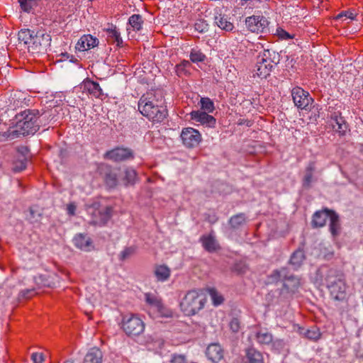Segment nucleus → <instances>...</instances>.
I'll return each mask as SVG.
<instances>
[{
  "label": "nucleus",
  "instance_id": "1",
  "mask_svg": "<svg viewBox=\"0 0 363 363\" xmlns=\"http://www.w3.org/2000/svg\"><path fill=\"white\" fill-rule=\"evenodd\" d=\"M51 114L45 111L40 113L36 109H26L15 117L16 125L14 128H9L5 135L10 140H13L20 135H34L40 125H45V119H48Z\"/></svg>",
  "mask_w": 363,
  "mask_h": 363
},
{
  "label": "nucleus",
  "instance_id": "2",
  "mask_svg": "<svg viewBox=\"0 0 363 363\" xmlns=\"http://www.w3.org/2000/svg\"><path fill=\"white\" fill-rule=\"evenodd\" d=\"M162 98V90H149L140 98L138 103V111L153 123H162L168 115L166 106L159 104Z\"/></svg>",
  "mask_w": 363,
  "mask_h": 363
},
{
  "label": "nucleus",
  "instance_id": "3",
  "mask_svg": "<svg viewBox=\"0 0 363 363\" xmlns=\"http://www.w3.org/2000/svg\"><path fill=\"white\" fill-rule=\"evenodd\" d=\"M206 302V296L201 290L192 289L186 292L180 303V307L185 315L191 316L203 309Z\"/></svg>",
  "mask_w": 363,
  "mask_h": 363
},
{
  "label": "nucleus",
  "instance_id": "4",
  "mask_svg": "<svg viewBox=\"0 0 363 363\" xmlns=\"http://www.w3.org/2000/svg\"><path fill=\"white\" fill-rule=\"evenodd\" d=\"M121 325L123 331L130 337L142 335L145 328L144 321L138 315L134 313L123 315Z\"/></svg>",
  "mask_w": 363,
  "mask_h": 363
},
{
  "label": "nucleus",
  "instance_id": "5",
  "mask_svg": "<svg viewBox=\"0 0 363 363\" xmlns=\"http://www.w3.org/2000/svg\"><path fill=\"white\" fill-rule=\"evenodd\" d=\"M273 63L274 61L271 59L270 50H264L262 54L257 57L254 77L257 75L261 79H266L270 75L274 67Z\"/></svg>",
  "mask_w": 363,
  "mask_h": 363
},
{
  "label": "nucleus",
  "instance_id": "6",
  "mask_svg": "<svg viewBox=\"0 0 363 363\" xmlns=\"http://www.w3.org/2000/svg\"><path fill=\"white\" fill-rule=\"evenodd\" d=\"M51 35L45 30H38L35 32L33 40L30 45V51L33 53H39L47 51L50 47Z\"/></svg>",
  "mask_w": 363,
  "mask_h": 363
},
{
  "label": "nucleus",
  "instance_id": "7",
  "mask_svg": "<svg viewBox=\"0 0 363 363\" xmlns=\"http://www.w3.org/2000/svg\"><path fill=\"white\" fill-rule=\"evenodd\" d=\"M318 274L325 281L326 286L335 284L337 282L345 281L344 274L336 269L329 268L327 266H323L318 269Z\"/></svg>",
  "mask_w": 363,
  "mask_h": 363
},
{
  "label": "nucleus",
  "instance_id": "8",
  "mask_svg": "<svg viewBox=\"0 0 363 363\" xmlns=\"http://www.w3.org/2000/svg\"><path fill=\"white\" fill-rule=\"evenodd\" d=\"M291 96L296 106L300 109L308 110L311 108L313 99L308 91L299 86H296L291 90Z\"/></svg>",
  "mask_w": 363,
  "mask_h": 363
},
{
  "label": "nucleus",
  "instance_id": "9",
  "mask_svg": "<svg viewBox=\"0 0 363 363\" xmlns=\"http://www.w3.org/2000/svg\"><path fill=\"white\" fill-rule=\"evenodd\" d=\"M245 25L252 33H267L269 31V21L263 16L253 15L246 18Z\"/></svg>",
  "mask_w": 363,
  "mask_h": 363
},
{
  "label": "nucleus",
  "instance_id": "10",
  "mask_svg": "<svg viewBox=\"0 0 363 363\" xmlns=\"http://www.w3.org/2000/svg\"><path fill=\"white\" fill-rule=\"evenodd\" d=\"M180 137L183 145L187 148L197 147L202 140L199 131L191 127L183 128Z\"/></svg>",
  "mask_w": 363,
  "mask_h": 363
},
{
  "label": "nucleus",
  "instance_id": "11",
  "mask_svg": "<svg viewBox=\"0 0 363 363\" xmlns=\"http://www.w3.org/2000/svg\"><path fill=\"white\" fill-rule=\"evenodd\" d=\"M106 160L119 162L134 158L133 151L128 147H117L106 152L104 155Z\"/></svg>",
  "mask_w": 363,
  "mask_h": 363
},
{
  "label": "nucleus",
  "instance_id": "12",
  "mask_svg": "<svg viewBox=\"0 0 363 363\" xmlns=\"http://www.w3.org/2000/svg\"><path fill=\"white\" fill-rule=\"evenodd\" d=\"M113 208L111 206H106L102 208L94 209L91 213V223L94 225L102 226L107 223L112 216Z\"/></svg>",
  "mask_w": 363,
  "mask_h": 363
},
{
  "label": "nucleus",
  "instance_id": "13",
  "mask_svg": "<svg viewBox=\"0 0 363 363\" xmlns=\"http://www.w3.org/2000/svg\"><path fill=\"white\" fill-rule=\"evenodd\" d=\"M119 169L113 168L110 165H105L101 168V174L106 185L109 188H115L118 185Z\"/></svg>",
  "mask_w": 363,
  "mask_h": 363
},
{
  "label": "nucleus",
  "instance_id": "14",
  "mask_svg": "<svg viewBox=\"0 0 363 363\" xmlns=\"http://www.w3.org/2000/svg\"><path fill=\"white\" fill-rule=\"evenodd\" d=\"M191 119L206 127L213 128L216 123V118L207 112L193 111L190 113Z\"/></svg>",
  "mask_w": 363,
  "mask_h": 363
},
{
  "label": "nucleus",
  "instance_id": "15",
  "mask_svg": "<svg viewBox=\"0 0 363 363\" xmlns=\"http://www.w3.org/2000/svg\"><path fill=\"white\" fill-rule=\"evenodd\" d=\"M315 170L316 162L315 161H310L304 169V174L302 178V186L304 189H311L312 183L317 180L314 177Z\"/></svg>",
  "mask_w": 363,
  "mask_h": 363
},
{
  "label": "nucleus",
  "instance_id": "16",
  "mask_svg": "<svg viewBox=\"0 0 363 363\" xmlns=\"http://www.w3.org/2000/svg\"><path fill=\"white\" fill-rule=\"evenodd\" d=\"M203 247L208 252H215L220 249V246L216 239V237L212 231L208 235H203L200 239Z\"/></svg>",
  "mask_w": 363,
  "mask_h": 363
},
{
  "label": "nucleus",
  "instance_id": "17",
  "mask_svg": "<svg viewBox=\"0 0 363 363\" xmlns=\"http://www.w3.org/2000/svg\"><path fill=\"white\" fill-rule=\"evenodd\" d=\"M333 210L327 208L315 212L312 216L311 225L313 228H321L325 226L327 220L331 216Z\"/></svg>",
  "mask_w": 363,
  "mask_h": 363
},
{
  "label": "nucleus",
  "instance_id": "18",
  "mask_svg": "<svg viewBox=\"0 0 363 363\" xmlns=\"http://www.w3.org/2000/svg\"><path fill=\"white\" fill-rule=\"evenodd\" d=\"M300 285V279L298 277L288 274L284 279L281 293L294 294L298 291Z\"/></svg>",
  "mask_w": 363,
  "mask_h": 363
},
{
  "label": "nucleus",
  "instance_id": "19",
  "mask_svg": "<svg viewBox=\"0 0 363 363\" xmlns=\"http://www.w3.org/2000/svg\"><path fill=\"white\" fill-rule=\"evenodd\" d=\"M327 288L333 299L336 301H342L345 299L346 296V284L345 281L328 286Z\"/></svg>",
  "mask_w": 363,
  "mask_h": 363
},
{
  "label": "nucleus",
  "instance_id": "20",
  "mask_svg": "<svg viewBox=\"0 0 363 363\" xmlns=\"http://www.w3.org/2000/svg\"><path fill=\"white\" fill-rule=\"evenodd\" d=\"M206 354L212 362L218 363L223 358V350L219 344L212 343L208 346Z\"/></svg>",
  "mask_w": 363,
  "mask_h": 363
},
{
  "label": "nucleus",
  "instance_id": "21",
  "mask_svg": "<svg viewBox=\"0 0 363 363\" xmlns=\"http://www.w3.org/2000/svg\"><path fill=\"white\" fill-rule=\"evenodd\" d=\"M83 89L95 98H101L104 94L99 84L89 79L84 81Z\"/></svg>",
  "mask_w": 363,
  "mask_h": 363
},
{
  "label": "nucleus",
  "instance_id": "22",
  "mask_svg": "<svg viewBox=\"0 0 363 363\" xmlns=\"http://www.w3.org/2000/svg\"><path fill=\"white\" fill-rule=\"evenodd\" d=\"M331 125L333 129L340 135H345L347 132L348 125L345 118L337 113H334L331 116Z\"/></svg>",
  "mask_w": 363,
  "mask_h": 363
},
{
  "label": "nucleus",
  "instance_id": "23",
  "mask_svg": "<svg viewBox=\"0 0 363 363\" xmlns=\"http://www.w3.org/2000/svg\"><path fill=\"white\" fill-rule=\"evenodd\" d=\"M99 40L91 35H84L79 40L77 45L79 50H88L97 46Z\"/></svg>",
  "mask_w": 363,
  "mask_h": 363
},
{
  "label": "nucleus",
  "instance_id": "24",
  "mask_svg": "<svg viewBox=\"0 0 363 363\" xmlns=\"http://www.w3.org/2000/svg\"><path fill=\"white\" fill-rule=\"evenodd\" d=\"M74 243L77 248L84 251H90L92 247L91 239L82 233L75 235Z\"/></svg>",
  "mask_w": 363,
  "mask_h": 363
},
{
  "label": "nucleus",
  "instance_id": "25",
  "mask_svg": "<svg viewBox=\"0 0 363 363\" xmlns=\"http://www.w3.org/2000/svg\"><path fill=\"white\" fill-rule=\"evenodd\" d=\"M103 354L97 347L91 348L86 354L83 363H102Z\"/></svg>",
  "mask_w": 363,
  "mask_h": 363
},
{
  "label": "nucleus",
  "instance_id": "26",
  "mask_svg": "<svg viewBox=\"0 0 363 363\" xmlns=\"http://www.w3.org/2000/svg\"><path fill=\"white\" fill-rule=\"evenodd\" d=\"M245 363H264L262 354L253 347L246 350Z\"/></svg>",
  "mask_w": 363,
  "mask_h": 363
},
{
  "label": "nucleus",
  "instance_id": "27",
  "mask_svg": "<svg viewBox=\"0 0 363 363\" xmlns=\"http://www.w3.org/2000/svg\"><path fill=\"white\" fill-rule=\"evenodd\" d=\"M154 274L157 281L164 282L169 279L171 274V270L164 264L156 265L154 269Z\"/></svg>",
  "mask_w": 363,
  "mask_h": 363
},
{
  "label": "nucleus",
  "instance_id": "28",
  "mask_svg": "<svg viewBox=\"0 0 363 363\" xmlns=\"http://www.w3.org/2000/svg\"><path fill=\"white\" fill-rule=\"evenodd\" d=\"M340 218L337 213H336L334 211L331 213V216L330 218V224H329V230L330 233L333 237L337 236L340 233Z\"/></svg>",
  "mask_w": 363,
  "mask_h": 363
},
{
  "label": "nucleus",
  "instance_id": "29",
  "mask_svg": "<svg viewBox=\"0 0 363 363\" xmlns=\"http://www.w3.org/2000/svg\"><path fill=\"white\" fill-rule=\"evenodd\" d=\"M214 22L220 28L225 31H231L234 28L233 24L228 20L227 16L221 13L215 16Z\"/></svg>",
  "mask_w": 363,
  "mask_h": 363
},
{
  "label": "nucleus",
  "instance_id": "30",
  "mask_svg": "<svg viewBox=\"0 0 363 363\" xmlns=\"http://www.w3.org/2000/svg\"><path fill=\"white\" fill-rule=\"evenodd\" d=\"M35 32V30L30 29H21L18 33V40L27 45L29 50L30 45L32 44Z\"/></svg>",
  "mask_w": 363,
  "mask_h": 363
},
{
  "label": "nucleus",
  "instance_id": "31",
  "mask_svg": "<svg viewBox=\"0 0 363 363\" xmlns=\"http://www.w3.org/2000/svg\"><path fill=\"white\" fill-rule=\"evenodd\" d=\"M191 62L188 60H184L179 64L175 66V72L179 77H188L190 75L189 68L191 67Z\"/></svg>",
  "mask_w": 363,
  "mask_h": 363
},
{
  "label": "nucleus",
  "instance_id": "32",
  "mask_svg": "<svg viewBox=\"0 0 363 363\" xmlns=\"http://www.w3.org/2000/svg\"><path fill=\"white\" fill-rule=\"evenodd\" d=\"M145 300H146V302L151 306L154 307L157 310V312L162 313V310L164 309V306H163L160 298H158L157 296H155L152 294H145Z\"/></svg>",
  "mask_w": 363,
  "mask_h": 363
},
{
  "label": "nucleus",
  "instance_id": "33",
  "mask_svg": "<svg viewBox=\"0 0 363 363\" xmlns=\"http://www.w3.org/2000/svg\"><path fill=\"white\" fill-rule=\"evenodd\" d=\"M246 215L244 213H240L230 218L229 225L232 228L237 229L244 225L246 222Z\"/></svg>",
  "mask_w": 363,
  "mask_h": 363
},
{
  "label": "nucleus",
  "instance_id": "34",
  "mask_svg": "<svg viewBox=\"0 0 363 363\" xmlns=\"http://www.w3.org/2000/svg\"><path fill=\"white\" fill-rule=\"evenodd\" d=\"M305 259V254L303 250H296L290 259V264L295 267V268L299 267Z\"/></svg>",
  "mask_w": 363,
  "mask_h": 363
},
{
  "label": "nucleus",
  "instance_id": "35",
  "mask_svg": "<svg viewBox=\"0 0 363 363\" xmlns=\"http://www.w3.org/2000/svg\"><path fill=\"white\" fill-rule=\"evenodd\" d=\"M106 33H108V37L116 43L118 47L123 46V40L121 37V33L116 26L112 25L111 28L106 29Z\"/></svg>",
  "mask_w": 363,
  "mask_h": 363
},
{
  "label": "nucleus",
  "instance_id": "36",
  "mask_svg": "<svg viewBox=\"0 0 363 363\" xmlns=\"http://www.w3.org/2000/svg\"><path fill=\"white\" fill-rule=\"evenodd\" d=\"M128 23L133 30L139 31L142 29L143 21L140 14H133L129 18Z\"/></svg>",
  "mask_w": 363,
  "mask_h": 363
},
{
  "label": "nucleus",
  "instance_id": "37",
  "mask_svg": "<svg viewBox=\"0 0 363 363\" xmlns=\"http://www.w3.org/2000/svg\"><path fill=\"white\" fill-rule=\"evenodd\" d=\"M257 341L262 345H269L273 340L271 333L267 331H259L256 334Z\"/></svg>",
  "mask_w": 363,
  "mask_h": 363
},
{
  "label": "nucleus",
  "instance_id": "38",
  "mask_svg": "<svg viewBox=\"0 0 363 363\" xmlns=\"http://www.w3.org/2000/svg\"><path fill=\"white\" fill-rule=\"evenodd\" d=\"M208 294L212 300V303L215 306L222 304L224 301V298L216 289L211 288L208 289Z\"/></svg>",
  "mask_w": 363,
  "mask_h": 363
},
{
  "label": "nucleus",
  "instance_id": "39",
  "mask_svg": "<svg viewBox=\"0 0 363 363\" xmlns=\"http://www.w3.org/2000/svg\"><path fill=\"white\" fill-rule=\"evenodd\" d=\"M288 274L287 269L286 268H281L280 269H275L274 270L272 274L269 276V278L273 281H284V279L286 278V275Z\"/></svg>",
  "mask_w": 363,
  "mask_h": 363
},
{
  "label": "nucleus",
  "instance_id": "40",
  "mask_svg": "<svg viewBox=\"0 0 363 363\" xmlns=\"http://www.w3.org/2000/svg\"><path fill=\"white\" fill-rule=\"evenodd\" d=\"M137 174L133 169H126L125 171V176L123 179L125 186L128 184H133L136 180Z\"/></svg>",
  "mask_w": 363,
  "mask_h": 363
},
{
  "label": "nucleus",
  "instance_id": "41",
  "mask_svg": "<svg viewBox=\"0 0 363 363\" xmlns=\"http://www.w3.org/2000/svg\"><path fill=\"white\" fill-rule=\"evenodd\" d=\"M189 57L190 60L194 63L203 62L206 59V55L201 50L196 49H191Z\"/></svg>",
  "mask_w": 363,
  "mask_h": 363
},
{
  "label": "nucleus",
  "instance_id": "42",
  "mask_svg": "<svg viewBox=\"0 0 363 363\" xmlns=\"http://www.w3.org/2000/svg\"><path fill=\"white\" fill-rule=\"evenodd\" d=\"M42 217V213L36 211L33 207L29 208V215L28 216V220L31 223H40Z\"/></svg>",
  "mask_w": 363,
  "mask_h": 363
},
{
  "label": "nucleus",
  "instance_id": "43",
  "mask_svg": "<svg viewBox=\"0 0 363 363\" xmlns=\"http://www.w3.org/2000/svg\"><path fill=\"white\" fill-rule=\"evenodd\" d=\"M201 109L208 113H212L215 108L213 102L209 98H201Z\"/></svg>",
  "mask_w": 363,
  "mask_h": 363
},
{
  "label": "nucleus",
  "instance_id": "44",
  "mask_svg": "<svg viewBox=\"0 0 363 363\" xmlns=\"http://www.w3.org/2000/svg\"><path fill=\"white\" fill-rule=\"evenodd\" d=\"M21 9L23 11L29 12L35 6L38 0H18Z\"/></svg>",
  "mask_w": 363,
  "mask_h": 363
},
{
  "label": "nucleus",
  "instance_id": "45",
  "mask_svg": "<svg viewBox=\"0 0 363 363\" xmlns=\"http://www.w3.org/2000/svg\"><path fill=\"white\" fill-rule=\"evenodd\" d=\"M27 160L26 157H23L21 160H16L13 164L12 170L14 172H20L24 170L26 167Z\"/></svg>",
  "mask_w": 363,
  "mask_h": 363
},
{
  "label": "nucleus",
  "instance_id": "46",
  "mask_svg": "<svg viewBox=\"0 0 363 363\" xmlns=\"http://www.w3.org/2000/svg\"><path fill=\"white\" fill-rule=\"evenodd\" d=\"M194 28L199 33H205L208 29V25L203 19H199L194 24Z\"/></svg>",
  "mask_w": 363,
  "mask_h": 363
},
{
  "label": "nucleus",
  "instance_id": "47",
  "mask_svg": "<svg viewBox=\"0 0 363 363\" xmlns=\"http://www.w3.org/2000/svg\"><path fill=\"white\" fill-rule=\"evenodd\" d=\"M135 250L133 247H125L119 255V259L124 261L135 254Z\"/></svg>",
  "mask_w": 363,
  "mask_h": 363
},
{
  "label": "nucleus",
  "instance_id": "48",
  "mask_svg": "<svg viewBox=\"0 0 363 363\" xmlns=\"http://www.w3.org/2000/svg\"><path fill=\"white\" fill-rule=\"evenodd\" d=\"M320 335L319 331L315 328L308 330L306 333V337L310 340H316L319 339Z\"/></svg>",
  "mask_w": 363,
  "mask_h": 363
},
{
  "label": "nucleus",
  "instance_id": "49",
  "mask_svg": "<svg viewBox=\"0 0 363 363\" xmlns=\"http://www.w3.org/2000/svg\"><path fill=\"white\" fill-rule=\"evenodd\" d=\"M170 363H186V359L184 355L182 354H173Z\"/></svg>",
  "mask_w": 363,
  "mask_h": 363
},
{
  "label": "nucleus",
  "instance_id": "50",
  "mask_svg": "<svg viewBox=\"0 0 363 363\" xmlns=\"http://www.w3.org/2000/svg\"><path fill=\"white\" fill-rule=\"evenodd\" d=\"M240 321L238 318H233L230 322V328L233 333H237L240 329Z\"/></svg>",
  "mask_w": 363,
  "mask_h": 363
},
{
  "label": "nucleus",
  "instance_id": "51",
  "mask_svg": "<svg viewBox=\"0 0 363 363\" xmlns=\"http://www.w3.org/2000/svg\"><path fill=\"white\" fill-rule=\"evenodd\" d=\"M343 17H345V18H350V19L352 20V19L354 18L355 14L352 11H342L340 13H339L335 17V18L337 20V19H340V18H342Z\"/></svg>",
  "mask_w": 363,
  "mask_h": 363
},
{
  "label": "nucleus",
  "instance_id": "52",
  "mask_svg": "<svg viewBox=\"0 0 363 363\" xmlns=\"http://www.w3.org/2000/svg\"><path fill=\"white\" fill-rule=\"evenodd\" d=\"M35 295L34 289H24L20 292V296L24 298H30Z\"/></svg>",
  "mask_w": 363,
  "mask_h": 363
},
{
  "label": "nucleus",
  "instance_id": "53",
  "mask_svg": "<svg viewBox=\"0 0 363 363\" xmlns=\"http://www.w3.org/2000/svg\"><path fill=\"white\" fill-rule=\"evenodd\" d=\"M33 363H42L43 361V355L42 353L34 352L31 355Z\"/></svg>",
  "mask_w": 363,
  "mask_h": 363
},
{
  "label": "nucleus",
  "instance_id": "54",
  "mask_svg": "<svg viewBox=\"0 0 363 363\" xmlns=\"http://www.w3.org/2000/svg\"><path fill=\"white\" fill-rule=\"evenodd\" d=\"M75 211H76V206L74 203H71L67 206V211L69 215L74 216L75 214Z\"/></svg>",
  "mask_w": 363,
  "mask_h": 363
},
{
  "label": "nucleus",
  "instance_id": "55",
  "mask_svg": "<svg viewBox=\"0 0 363 363\" xmlns=\"http://www.w3.org/2000/svg\"><path fill=\"white\" fill-rule=\"evenodd\" d=\"M279 35L281 38H284V39H291L292 38V37L291 36V35L287 33L286 31H285L284 30L281 29L279 32Z\"/></svg>",
  "mask_w": 363,
  "mask_h": 363
},
{
  "label": "nucleus",
  "instance_id": "56",
  "mask_svg": "<svg viewBox=\"0 0 363 363\" xmlns=\"http://www.w3.org/2000/svg\"><path fill=\"white\" fill-rule=\"evenodd\" d=\"M239 125H246L247 126H251L252 125V122L249 120H240L239 121V123H238Z\"/></svg>",
  "mask_w": 363,
  "mask_h": 363
},
{
  "label": "nucleus",
  "instance_id": "57",
  "mask_svg": "<svg viewBox=\"0 0 363 363\" xmlns=\"http://www.w3.org/2000/svg\"><path fill=\"white\" fill-rule=\"evenodd\" d=\"M235 270L238 271L239 273H244L245 272V270L242 267L238 269V264H236L235 266Z\"/></svg>",
  "mask_w": 363,
  "mask_h": 363
},
{
  "label": "nucleus",
  "instance_id": "58",
  "mask_svg": "<svg viewBox=\"0 0 363 363\" xmlns=\"http://www.w3.org/2000/svg\"><path fill=\"white\" fill-rule=\"evenodd\" d=\"M64 363H74V362L72 360H67Z\"/></svg>",
  "mask_w": 363,
  "mask_h": 363
},
{
  "label": "nucleus",
  "instance_id": "59",
  "mask_svg": "<svg viewBox=\"0 0 363 363\" xmlns=\"http://www.w3.org/2000/svg\"><path fill=\"white\" fill-rule=\"evenodd\" d=\"M45 285L48 286V287H52V285L50 284H45Z\"/></svg>",
  "mask_w": 363,
  "mask_h": 363
},
{
  "label": "nucleus",
  "instance_id": "60",
  "mask_svg": "<svg viewBox=\"0 0 363 363\" xmlns=\"http://www.w3.org/2000/svg\"><path fill=\"white\" fill-rule=\"evenodd\" d=\"M94 0H88V1H90V2H92L94 1Z\"/></svg>",
  "mask_w": 363,
  "mask_h": 363
}]
</instances>
